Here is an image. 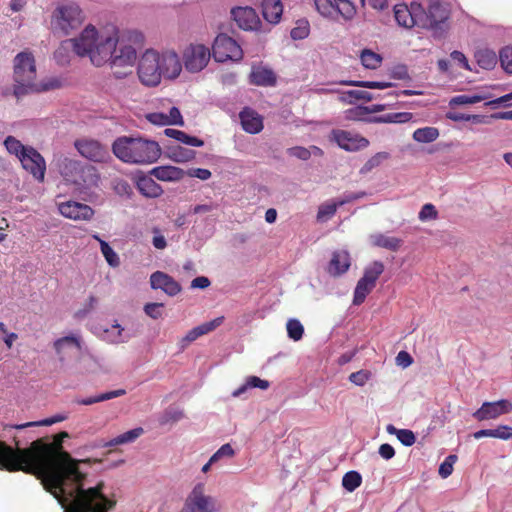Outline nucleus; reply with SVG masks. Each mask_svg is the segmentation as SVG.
<instances>
[{
    "instance_id": "473e14b6",
    "label": "nucleus",
    "mask_w": 512,
    "mask_h": 512,
    "mask_svg": "<svg viewBox=\"0 0 512 512\" xmlns=\"http://www.w3.org/2000/svg\"><path fill=\"white\" fill-rule=\"evenodd\" d=\"M475 59L477 64L485 70L493 69L498 61L496 53L490 49H480L476 51Z\"/></svg>"
},
{
    "instance_id": "4d7b16f0",
    "label": "nucleus",
    "mask_w": 512,
    "mask_h": 512,
    "mask_svg": "<svg viewBox=\"0 0 512 512\" xmlns=\"http://www.w3.org/2000/svg\"><path fill=\"white\" fill-rule=\"evenodd\" d=\"M339 206H340L339 200L335 203L322 204L318 209L317 219L319 221L327 220L328 218L332 217L336 213L337 208Z\"/></svg>"
},
{
    "instance_id": "a211bd4d",
    "label": "nucleus",
    "mask_w": 512,
    "mask_h": 512,
    "mask_svg": "<svg viewBox=\"0 0 512 512\" xmlns=\"http://www.w3.org/2000/svg\"><path fill=\"white\" fill-rule=\"evenodd\" d=\"M231 16L239 28L243 30H254L257 28L259 18L251 7H236L231 10Z\"/></svg>"
},
{
    "instance_id": "412c9836",
    "label": "nucleus",
    "mask_w": 512,
    "mask_h": 512,
    "mask_svg": "<svg viewBox=\"0 0 512 512\" xmlns=\"http://www.w3.org/2000/svg\"><path fill=\"white\" fill-rule=\"evenodd\" d=\"M250 83L256 86H274L276 75L270 68L253 66L250 73Z\"/></svg>"
},
{
    "instance_id": "37998d69",
    "label": "nucleus",
    "mask_w": 512,
    "mask_h": 512,
    "mask_svg": "<svg viewBox=\"0 0 512 512\" xmlns=\"http://www.w3.org/2000/svg\"><path fill=\"white\" fill-rule=\"evenodd\" d=\"M68 418V415L66 413H59L52 417L40 420V421H34V422H27L21 425H16V429H23L27 427H36V426H50L55 423L62 422Z\"/></svg>"
},
{
    "instance_id": "603ef678",
    "label": "nucleus",
    "mask_w": 512,
    "mask_h": 512,
    "mask_svg": "<svg viewBox=\"0 0 512 512\" xmlns=\"http://www.w3.org/2000/svg\"><path fill=\"white\" fill-rule=\"evenodd\" d=\"M336 0H314L317 11L324 17L335 18Z\"/></svg>"
},
{
    "instance_id": "bb28decb",
    "label": "nucleus",
    "mask_w": 512,
    "mask_h": 512,
    "mask_svg": "<svg viewBox=\"0 0 512 512\" xmlns=\"http://www.w3.org/2000/svg\"><path fill=\"white\" fill-rule=\"evenodd\" d=\"M371 243L374 246L385 248L390 251H397L403 241L400 238L377 233L370 236Z\"/></svg>"
},
{
    "instance_id": "c03bdc74",
    "label": "nucleus",
    "mask_w": 512,
    "mask_h": 512,
    "mask_svg": "<svg viewBox=\"0 0 512 512\" xmlns=\"http://www.w3.org/2000/svg\"><path fill=\"white\" fill-rule=\"evenodd\" d=\"M388 152H378L370 157L365 164L361 167L359 173L365 175L372 171L374 168L381 165V163L389 158Z\"/></svg>"
},
{
    "instance_id": "864d4df0",
    "label": "nucleus",
    "mask_w": 512,
    "mask_h": 512,
    "mask_svg": "<svg viewBox=\"0 0 512 512\" xmlns=\"http://www.w3.org/2000/svg\"><path fill=\"white\" fill-rule=\"evenodd\" d=\"M341 84L369 89H385L392 86V83L384 81H342Z\"/></svg>"
},
{
    "instance_id": "ea45409f",
    "label": "nucleus",
    "mask_w": 512,
    "mask_h": 512,
    "mask_svg": "<svg viewBox=\"0 0 512 512\" xmlns=\"http://www.w3.org/2000/svg\"><path fill=\"white\" fill-rule=\"evenodd\" d=\"M4 146L10 154L15 155L18 159H20L30 147L23 145L14 136H7L4 140Z\"/></svg>"
},
{
    "instance_id": "49530a36",
    "label": "nucleus",
    "mask_w": 512,
    "mask_h": 512,
    "mask_svg": "<svg viewBox=\"0 0 512 512\" xmlns=\"http://www.w3.org/2000/svg\"><path fill=\"white\" fill-rule=\"evenodd\" d=\"M196 152L192 149L177 146L171 151V159L177 163L188 162L195 158Z\"/></svg>"
},
{
    "instance_id": "423d86ee",
    "label": "nucleus",
    "mask_w": 512,
    "mask_h": 512,
    "mask_svg": "<svg viewBox=\"0 0 512 512\" xmlns=\"http://www.w3.org/2000/svg\"><path fill=\"white\" fill-rule=\"evenodd\" d=\"M421 14L425 19V25H421V28L430 29L435 36L442 37L448 28L447 20L450 15L448 7L440 0H429L427 10L421 6Z\"/></svg>"
},
{
    "instance_id": "4be33fe9",
    "label": "nucleus",
    "mask_w": 512,
    "mask_h": 512,
    "mask_svg": "<svg viewBox=\"0 0 512 512\" xmlns=\"http://www.w3.org/2000/svg\"><path fill=\"white\" fill-rule=\"evenodd\" d=\"M350 267V257L346 251H335L328 265V273L332 276L344 274Z\"/></svg>"
},
{
    "instance_id": "e2e57ef3",
    "label": "nucleus",
    "mask_w": 512,
    "mask_h": 512,
    "mask_svg": "<svg viewBox=\"0 0 512 512\" xmlns=\"http://www.w3.org/2000/svg\"><path fill=\"white\" fill-rule=\"evenodd\" d=\"M346 95L350 98H354L356 100H364L366 102L372 101L379 97V95H374L370 92L363 90H350L346 92Z\"/></svg>"
},
{
    "instance_id": "72a5a7b5",
    "label": "nucleus",
    "mask_w": 512,
    "mask_h": 512,
    "mask_svg": "<svg viewBox=\"0 0 512 512\" xmlns=\"http://www.w3.org/2000/svg\"><path fill=\"white\" fill-rule=\"evenodd\" d=\"M126 394L125 389H117L105 393H101L97 396H91L83 399H78L76 402L81 405H92L98 402L107 401L113 398H117Z\"/></svg>"
},
{
    "instance_id": "393cba45",
    "label": "nucleus",
    "mask_w": 512,
    "mask_h": 512,
    "mask_svg": "<svg viewBox=\"0 0 512 512\" xmlns=\"http://www.w3.org/2000/svg\"><path fill=\"white\" fill-rule=\"evenodd\" d=\"M262 13L270 23H278L283 13L281 0H264L262 2Z\"/></svg>"
},
{
    "instance_id": "a19ab883",
    "label": "nucleus",
    "mask_w": 512,
    "mask_h": 512,
    "mask_svg": "<svg viewBox=\"0 0 512 512\" xmlns=\"http://www.w3.org/2000/svg\"><path fill=\"white\" fill-rule=\"evenodd\" d=\"M374 287L375 286L373 284L370 285L360 278L354 290L353 304H362L365 301L366 296L373 290Z\"/></svg>"
},
{
    "instance_id": "f8f14e48",
    "label": "nucleus",
    "mask_w": 512,
    "mask_h": 512,
    "mask_svg": "<svg viewBox=\"0 0 512 512\" xmlns=\"http://www.w3.org/2000/svg\"><path fill=\"white\" fill-rule=\"evenodd\" d=\"M331 139L335 141L340 148L350 152L358 151L369 146V140L365 137L341 129L332 130Z\"/></svg>"
},
{
    "instance_id": "8fccbe9b",
    "label": "nucleus",
    "mask_w": 512,
    "mask_h": 512,
    "mask_svg": "<svg viewBox=\"0 0 512 512\" xmlns=\"http://www.w3.org/2000/svg\"><path fill=\"white\" fill-rule=\"evenodd\" d=\"M382 61V57L371 51V50H363L361 53V62L365 68L368 69H376Z\"/></svg>"
},
{
    "instance_id": "9b49d317",
    "label": "nucleus",
    "mask_w": 512,
    "mask_h": 512,
    "mask_svg": "<svg viewBox=\"0 0 512 512\" xmlns=\"http://www.w3.org/2000/svg\"><path fill=\"white\" fill-rule=\"evenodd\" d=\"M394 16L397 23L405 28L425 25V19L421 14V4L412 2L410 6L397 4L394 6Z\"/></svg>"
},
{
    "instance_id": "e433bc0d",
    "label": "nucleus",
    "mask_w": 512,
    "mask_h": 512,
    "mask_svg": "<svg viewBox=\"0 0 512 512\" xmlns=\"http://www.w3.org/2000/svg\"><path fill=\"white\" fill-rule=\"evenodd\" d=\"M439 137V130L435 127L418 128L413 133V139L419 143H431Z\"/></svg>"
},
{
    "instance_id": "c756f323",
    "label": "nucleus",
    "mask_w": 512,
    "mask_h": 512,
    "mask_svg": "<svg viewBox=\"0 0 512 512\" xmlns=\"http://www.w3.org/2000/svg\"><path fill=\"white\" fill-rule=\"evenodd\" d=\"M164 134L167 137L173 138V139H175L183 144H186L188 146L201 147L204 145L203 140H201L195 136H190L181 130L166 128L164 130Z\"/></svg>"
},
{
    "instance_id": "aec40b11",
    "label": "nucleus",
    "mask_w": 512,
    "mask_h": 512,
    "mask_svg": "<svg viewBox=\"0 0 512 512\" xmlns=\"http://www.w3.org/2000/svg\"><path fill=\"white\" fill-rule=\"evenodd\" d=\"M239 118L242 128L250 134H257L263 129L261 116L250 108L243 109L239 114Z\"/></svg>"
},
{
    "instance_id": "338daca9",
    "label": "nucleus",
    "mask_w": 512,
    "mask_h": 512,
    "mask_svg": "<svg viewBox=\"0 0 512 512\" xmlns=\"http://www.w3.org/2000/svg\"><path fill=\"white\" fill-rule=\"evenodd\" d=\"M287 153L290 156L296 157L300 160H308L312 155V152L309 149H307L305 147H301V146H295V147L289 148L287 150Z\"/></svg>"
},
{
    "instance_id": "5fc2aeb1",
    "label": "nucleus",
    "mask_w": 512,
    "mask_h": 512,
    "mask_svg": "<svg viewBox=\"0 0 512 512\" xmlns=\"http://www.w3.org/2000/svg\"><path fill=\"white\" fill-rule=\"evenodd\" d=\"M310 32V25L306 19H300L296 22V26L291 30V37L294 40L305 39Z\"/></svg>"
},
{
    "instance_id": "dca6fc26",
    "label": "nucleus",
    "mask_w": 512,
    "mask_h": 512,
    "mask_svg": "<svg viewBox=\"0 0 512 512\" xmlns=\"http://www.w3.org/2000/svg\"><path fill=\"white\" fill-rule=\"evenodd\" d=\"M19 161L22 167L30 172L35 179L43 181L46 171V162L44 157L33 147H29Z\"/></svg>"
},
{
    "instance_id": "6e6552de",
    "label": "nucleus",
    "mask_w": 512,
    "mask_h": 512,
    "mask_svg": "<svg viewBox=\"0 0 512 512\" xmlns=\"http://www.w3.org/2000/svg\"><path fill=\"white\" fill-rule=\"evenodd\" d=\"M217 500L205 493V486L198 483L186 498L181 512H218Z\"/></svg>"
},
{
    "instance_id": "6ab92c4d",
    "label": "nucleus",
    "mask_w": 512,
    "mask_h": 512,
    "mask_svg": "<svg viewBox=\"0 0 512 512\" xmlns=\"http://www.w3.org/2000/svg\"><path fill=\"white\" fill-rule=\"evenodd\" d=\"M152 289H161L169 296H175L181 291L180 284L168 274L156 271L150 276Z\"/></svg>"
},
{
    "instance_id": "2eb2a0df",
    "label": "nucleus",
    "mask_w": 512,
    "mask_h": 512,
    "mask_svg": "<svg viewBox=\"0 0 512 512\" xmlns=\"http://www.w3.org/2000/svg\"><path fill=\"white\" fill-rule=\"evenodd\" d=\"M52 164L61 176L68 182H79L78 174L81 172L82 163L68 156L57 153L54 154Z\"/></svg>"
},
{
    "instance_id": "bf43d9fd",
    "label": "nucleus",
    "mask_w": 512,
    "mask_h": 512,
    "mask_svg": "<svg viewBox=\"0 0 512 512\" xmlns=\"http://www.w3.org/2000/svg\"><path fill=\"white\" fill-rule=\"evenodd\" d=\"M418 218L422 222L435 220L438 218V211L436 210L435 206L431 203H427L422 206Z\"/></svg>"
},
{
    "instance_id": "c9c22d12",
    "label": "nucleus",
    "mask_w": 512,
    "mask_h": 512,
    "mask_svg": "<svg viewBox=\"0 0 512 512\" xmlns=\"http://www.w3.org/2000/svg\"><path fill=\"white\" fill-rule=\"evenodd\" d=\"M486 99H488V95H486V94L457 95L450 99L449 106L455 107V106L472 105V104L481 102Z\"/></svg>"
},
{
    "instance_id": "7c9ffc66",
    "label": "nucleus",
    "mask_w": 512,
    "mask_h": 512,
    "mask_svg": "<svg viewBox=\"0 0 512 512\" xmlns=\"http://www.w3.org/2000/svg\"><path fill=\"white\" fill-rule=\"evenodd\" d=\"M412 119L409 112L388 113L368 118L369 123H406Z\"/></svg>"
},
{
    "instance_id": "f704fd0d",
    "label": "nucleus",
    "mask_w": 512,
    "mask_h": 512,
    "mask_svg": "<svg viewBox=\"0 0 512 512\" xmlns=\"http://www.w3.org/2000/svg\"><path fill=\"white\" fill-rule=\"evenodd\" d=\"M143 433V429L141 427L134 428L132 430H129L113 439H111L109 442L105 443V447H113L117 445H122L126 443H131L135 441L139 436H141Z\"/></svg>"
},
{
    "instance_id": "b1692460",
    "label": "nucleus",
    "mask_w": 512,
    "mask_h": 512,
    "mask_svg": "<svg viewBox=\"0 0 512 512\" xmlns=\"http://www.w3.org/2000/svg\"><path fill=\"white\" fill-rule=\"evenodd\" d=\"M150 174L160 181H179L185 176V171L175 166L154 167Z\"/></svg>"
},
{
    "instance_id": "1a4fd4ad",
    "label": "nucleus",
    "mask_w": 512,
    "mask_h": 512,
    "mask_svg": "<svg viewBox=\"0 0 512 512\" xmlns=\"http://www.w3.org/2000/svg\"><path fill=\"white\" fill-rule=\"evenodd\" d=\"M213 56L217 62H225L226 60H240L243 51L240 45L226 34H219L213 43Z\"/></svg>"
},
{
    "instance_id": "a878e982",
    "label": "nucleus",
    "mask_w": 512,
    "mask_h": 512,
    "mask_svg": "<svg viewBox=\"0 0 512 512\" xmlns=\"http://www.w3.org/2000/svg\"><path fill=\"white\" fill-rule=\"evenodd\" d=\"M131 337V334L126 332L118 323H115L110 328L105 329L103 333V338L112 344L126 343Z\"/></svg>"
},
{
    "instance_id": "680f3d73",
    "label": "nucleus",
    "mask_w": 512,
    "mask_h": 512,
    "mask_svg": "<svg viewBox=\"0 0 512 512\" xmlns=\"http://www.w3.org/2000/svg\"><path fill=\"white\" fill-rule=\"evenodd\" d=\"M235 454L234 449L232 446L227 443L222 445L212 456H211V462H218L219 460L223 458H231Z\"/></svg>"
},
{
    "instance_id": "de8ad7c7",
    "label": "nucleus",
    "mask_w": 512,
    "mask_h": 512,
    "mask_svg": "<svg viewBox=\"0 0 512 512\" xmlns=\"http://www.w3.org/2000/svg\"><path fill=\"white\" fill-rule=\"evenodd\" d=\"M287 334L293 341H299L304 334V327L297 319H289L286 323Z\"/></svg>"
},
{
    "instance_id": "2f4dec72",
    "label": "nucleus",
    "mask_w": 512,
    "mask_h": 512,
    "mask_svg": "<svg viewBox=\"0 0 512 512\" xmlns=\"http://www.w3.org/2000/svg\"><path fill=\"white\" fill-rule=\"evenodd\" d=\"M270 386L269 381L260 379L257 376H249L246 378L245 383L242 384L239 388L232 392L233 397H240L243 395L248 389L251 388H260L261 390H266Z\"/></svg>"
},
{
    "instance_id": "4468645a",
    "label": "nucleus",
    "mask_w": 512,
    "mask_h": 512,
    "mask_svg": "<svg viewBox=\"0 0 512 512\" xmlns=\"http://www.w3.org/2000/svg\"><path fill=\"white\" fill-rule=\"evenodd\" d=\"M210 51L204 45H191L184 53V66L190 72H199L208 64Z\"/></svg>"
},
{
    "instance_id": "cd10ccee",
    "label": "nucleus",
    "mask_w": 512,
    "mask_h": 512,
    "mask_svg": "<svg viewBox=\"0 0 512 512\" xmlns=\"http://www.w3.org/2000/svg\"><path fill=\"white\" fill-rule=\"evenodd\" d=\"M475 439L483 437L498 438L501 440H508L512 438V427L507 425H500L495 429H482L473 433Z\"/></svg>"
},
{
    "instance_id": "6e6d98bb",
    "label": "nucleus",
    "mask_w": 512,
    "mask_h": 512,
    "mask_svg": "<svg viewBox=\"0 0 512 512\" xmlns=\"http://www.w3.org/2000/svg\"><path fill=\"white\" fill-rule=\"evenodd\" d=\"M501 67L508 74H512V47L506 46L499 52Z\"/></svg>"
},
{
    "instance_id": "5701e85b",
    "label": "nucleus",
    "mask_w": 512,
    "mask_h": 512,
    "mask_svg": "<svg viewBox=\"0 0 512 512\" xmlns=\"http://www.w3.org/2000/svg\"><path fill=\"white\" fill-rule=\"evenodd\" d=\"M136 186L139 192L148 198H156L163 193L162 187L147 175L138 176Z\"/></svg>"
},
{
    "instance_id": "13d9d810",
    "label": "nucleus",
    "mask_w": 512,
    "mask_h": 512,
    "mask_svg": "<svg viewBox=\"0 0 512 512\" xmlns=\"http://www.w3.org/2000/svg\"><path fill=\"white\" fill-rule=\"evenodd\" d=\"M456 461H457L456 455L451 454V455L447 456L445 458V460L439 466V470H438L439 475L444 479L449 477L453 472V465Z\"/></svg>"
},
{
    "instance_id": "58836bf2",
    "label": "nucleus",
    "mask_w": 512,
    "mask_h": 512,
    "mask_svg": "<svg viewBox=\"0 0 512 512\" xmlns=\"http://www.w3.org/2000/svg\"><path fill=\"white\" fill-rule=\"evenodd\" d=\"M384 265L380 261H374L371 265L365 268L364 275L361 277L362 280L366 281L370 285H376L378 277L383 273Z\"/></svg>"
},
{
    "instance_id": "69168bd1",
    "label": "nucleus",
    "mask_w": 512,
    "mask_h": 512,
    "mask_svg": "<svg viewBox=\"0 0 512 512\" xmlns=\"http://www.w3.org/2000/svg\"><path fill=\"white\" fill-rule=\"evenodd\" d=\"M162 308V303H148L144 306V311L152 319H159L162 317Z\"/></svg>"
},
{
    "instance_id": "3c124183",
    "label": "nucleus",
    "mask_w": 512,
    "mask_h": 512,
    "mask_svg": "<svg viewBox=\"0 0 512 512\" xmlns=\"http://www.w3.org/2000/svg\"><path fill=\"white\" fill-rule=\"evenodd\" d=\"M100 249L105 260L111 267L115 268L120 265L119 256L106 241L100 240Z\"/></svg>"
},
{
    "instance_id": "c85d7f7f",
    "label": "nucleus",
    "mask_w": 512,
    "mask_h": 512,
    "mask_svg": "<svg viewBox=\"0 0 512 512\" xmlns=\"http://www.w3.org/2000/svg\"><path fill=\"white\" fill-rule=\"evenodd\" d=\"M78 179L79 182L75 183L76 185L96 187L100 182V175L95 167L82 165L81 172L78 174Z\"/></svg>"
},
{
    "instance_id": "774afa93",
    "label": "nucleus",
    "mask_w": 512,
    "mask_h": 512,
    "mask_svg": "<svg viewBox=\"0 0 512 512\" xmlns=\"http://www.w3.org/2000/svg\"><path fill=\"white\" fill-rule=\"evenodd\" d=\"M369 377V371L359 370L357 372L351 373L349 376V380L357 386H363L368 381Z\"/></svg>"
},
{
    "instance_id": "0e129e2a",
    "label": "nucleus",
    "mask_w": 512,
    "mask_h": 512,
    "mask_svg": "<svg viewBox=\"0 0 512 512\" xmlns=\"http://www.w3.org/2000/svg\"><path fill=\"white\" fill-rule=\"evenodd\" d=\"M397 438L404 446L407 447L412 446L416 441L415 434L408 429L399 430Z\"/></svg>"
},
{
    "instance_id": "052dcab7",
    "label": "nucleus",
    "mask_w": 512,
    "mask_h": 512,
    "mask_svg": "<svg viewBox=\"0 0 512 512\" xmlns=\"http://www.w3.org/2000/svg\"><path fill=\"white\" fill-rule=\"evenodd\" d=\"M113 190L117 195L122 197H130L132 194L130 184L124 179H115L113 181Z\"/></svg>"
},
{
    "instance_id": "4c0bfd02",
    "label": "nucleus",
    "mask_w": 512,
    "mask_h": 512,
    "mask_svg": "<svg viewBox=\"0 0 512 512\" xmlns=\"http://www.w3.org/2000/svg\"><path fill=\"white\" fill-rule=\"evenodd\" d=\"M54 348L57 354L60 356V360H63L62 354L67 348L80 349V338L76 336H65L57 339L54 342Z\"/></svg>"
},
{
    "instance_id": "39448f33",
    "label": "nucleus",
    "mask_w": 512,
    "mask_h": 512,
    "mask_svg": "<svg viewBox=\"0 0 512 512\" xmlns=\"http://www.w3.org/2000/svg\"><path fill=\"white\" fill-rule=\"evenodd\" d=\"M112 151L119 160L129 164H151L161 155L156 141L127 136L117 138L113 142Z\"/></svg>"
},
{
    "instance_id": "20e7f679",
    "label": "nucleus",
    "mask_w": 512,
    "mask_h": 512,
    "mask_svg": "<svg viewBox=\"0 0 512 512\" xmlns=\"http://www.w3.org/2000/svg\"><path fill=\"white\" fill-rule=\"evenodd\" d=\"M13 64V92L17 98L32 93L48 91L59 86L58 80L40 83L36 81L35 58L29 51L18 53L14 58Z\"/></svg>"
},
{
    "instance_id": "f03ea898",
    "label": "nucleus",
    "mask_w": 512,
    "mask_h": 512,
    "mask_svg": "<svg viewBox=\"0 0 512 512\" xmlns=\"http://www.w3.org/2000/svg\"><path fill=\"white\" fill-rule=\"evenodd\" d=\"M69 47L81 57L88 56L97 67L109 61L112 68H131L137 58L136 49L119 38L118 30L114 26L98 33L94 26L88 25L79 37L63 42L62 48Z\"/></svg>"
},
{
    "instance_id": "09e8293b",
    "label": "nucleus",
    "mask_w": 512,
    "mask_h": 512,
    "mask_svg": "<svg viewBox=\"0 0 512 512\" xmlns=\"http://www.w3.org/2000/svg\"><path fill=\"white\" fill-rule=\"evenodd\" d=\"M355 14L354 5L349 0H336L335 17L341 15L344 19H351Z\"/></svg>"
},
{
    "instance_id": "0eeeda50",
    "label": "nucleus",
    "mask_w": 512,
    "mask_h": 512,
    "mask_svg": "<svg viewBox=\"0 0 512 512\" xmlns=\"http://www.w3.org/2000/svg\"><path fill=\"white\" fill-rule=\"evenodd\" d=\"M83 21L84 15L80 7L76 3H68L56 8L52 24L64 35H68L79 28Z\"/></svg>"
},
{
    "instance_id": "7ed1b4c3",
    "label": "nucleus",
    "mask_w": 512,
    "mask_h": 512,
    "mask_svg": "<svg viewBox=\"0 0 512 512\" xmlns=\"http://www.w3.org/2000/svg\"><path fill=\"white\" fill-rule=\"evenodd\" d=\"M182 65L178 55L173 51L159 53L148 49L138 63V76L146 86H157L161 78L174 79L179 76Z\"/></svg>"
},
{
    "instance_id": "9d476101",
    "label": "nucleus",
    "mask_w": 512,
    "mask_h": 512,
    "mask_svg": "<svg viewBox=\"0 0 512 512\" xmlns=\"http://www.w3.org/2000/svg\"><path fill=\"white\" fill-rule=\"evenodd\" d=\"M74 147L82 157L95 163H106L111 159L109 149L97 140L78 139L74 142Z\"/></svg>"
},
{
    "instance_id": "f3484780",
    "label": "nucleus",
    "mask_w": 512,
    "mask_h": 512,
    "mask_svg": "<svg viewBox=\"0 0 512 512\" xmlns=\"http://www.w3.org/2000/svg\"><path fill=\"white\" fill-rule=\"evenodd\" d=\"M58 210L65 218L75 221H89L95 214L94 209L89 205L71 200L60 203Z\"/></svg>"
},
{
    "instance_id": "f257e3e1",
    "label": "nucleus",
    "mask_w": 512,
    "mask_h": 512,
    "mask_svg": "<svg viewBox=\"0 0 512 512\" xmlns=\"http://www.w3.org/2000/svg\"><path fill=\"white\" fill-rule=\"evenodd\" d=\"M68 437L67 432H60L54 443L36 440L29 448L17 449L0 441V469L23 471L41 479L63 512L111 511L116 501L104 494V482L87 489L83 487L87 474L80 470L79 465L91 460H77L64 451L61 443Z\"/></svg>"
},
{
    "instance_id": "a18cd8bd",
    "label": "nucleus",
    "mask_w": 512,
    "mask_h": 512,
    "mask_svg": "<svg viewBox=\"0 0 512 512\" xmlns=\"http://www.w3.org/2000/svg\"><path fill=\"white\" fill-rule=\"evenodd\" d=\"M362 483V477L357 471H349L342 478V486L349 492L356 490Z\"/></svg>"
},
{
    "instance_id": "ddd939ff",
    "label": "nucleus",
    "mask_w": 512,
    "mask_h": 512,
    "mask_svg": "<svg viewBox=\"0 0 512 512\" xmlns=\"http://www.w3.org/2000/svg\"><path fill=\"white\" fill-rule=\"evenodd\" d=\"M512 412V402L501 399L494 402H484L472 415L477 421L497 419L501 415Z\"/></svg>"
},
{
    "instance_id": "79ce46f5",
    "label": "nucleus",
    "mask_w": 512,
    "mask_h": 512,
    "mask_svg": "<svg viewBox=\"0 0 512 512\" xmlns=\"http://www.w3.org/2000/svg\"><path fill=\"white\" fill-rule=\"evenodd\" d=\"M391 106V103L386 104H373L371 106H358L355 110L349 111V118L360 119L363 114L377 113L384 111L386 108Z\"/></svg>"
}]
</instances>
